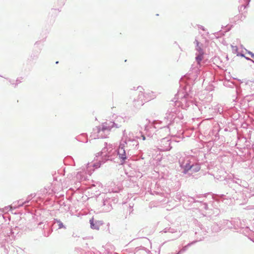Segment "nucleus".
Listing matches in <instances>:
<instances>
[{"mask_svg":"<svg viewBox=\"0 0 254 254\" xmlns=\"http://www.w3.org/2000/svg\"><path fill=\"white\" fill-rule=\"evenodd\" d=\"M251 57H252V58H254V54H252Z\"/></svg>","mask_w":254,"mask_h":254,"instance_id":"6","label":"nucleus"},{"mask_svg":"<svg viewBox=\"0 0 254 254\" xmlns=\"http://www.w3.org/2000/svg\"><path fill=\"white\" fill-rule=\"evenodd\" d=\"M203 52L201 50H200L199 51V54L196 57V60L198 64H200V62L203 59Z\"/></svg>","mask_w":254,"mask_h":254,"instance_id":"1","label":"nucleus"},{"mask_svg":"<svg viewBox=\"0 0 254 254\" xmlns=\"http://www.w3.org/2000/svg\"><path fill=\"white\" fill-rule=\"evenodd\" d=\"M58 224L59 228L61 229V228H62L64 227V225L62 222L58 221Z\"/></svg>","mask_w":254,"mask_h":254,"instance_id":"3","label":"nucleus"},{"mask_svg":"<svg viewBox=\"0 0 254 254\" xmlns=\"http://www.w3.org/2000/svg\"><path fill=\"white\" fill-rule=\"evenodd\" d=\"M232 48H233V50L236 51H237V50H238V48H237V46H232Z\"/></svg>","mask_w":254,"mask_h":254,"instance_id":"4","label":"nucleus"},{"mask_svg":"<svg viewBox=\"0 0 254 254\" xmlns=\"http://www.w3.org/2000/svg\"><path fill=\"white\" fill-rule=\"evenodd\" d=\"M118 154L120 158L123 160H125L126 158L125 151L123 148L119 149Z\"/></svg>","mask_w":254,"mask_h":254,"instance_id":"2","label":"nucleus"},{"mask_svg":"<svg viewBox=\"0 0 254 254\" xmlns=\"http://www.w3.org/2000/svg\"><path fill=\"white\" fill-rule=\"evenodd\" d=\"M142 137L143 140H144L145 139V137L144 135H142Z\"/></svg>","mask_w":254,"mask_h":254,"instance_id":"5","label":"nucleus"}]
</instances>
